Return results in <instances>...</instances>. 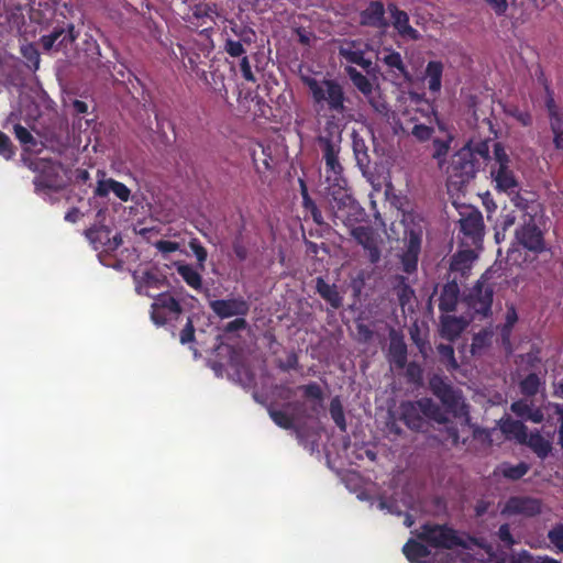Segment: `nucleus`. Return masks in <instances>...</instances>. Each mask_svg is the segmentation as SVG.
<instances>
[{"label":"nucleus","instance_id":"nucleus-25","mask_svg":"<svg viewBox=\"0 0 563 563\" xmlns=\"http://www.w3.org/2000/svg\"><path fill=\"white\" fill-rule=\"evenodd\" d=\"M316 291L333 309H339L340 307H342L343 297L340 295L338 286L335 284H329L322 277H317Z\"/></svg>","mask_w":563,"mask_h":563},{"label":"nucleus","instance_id":"nucleus-24","mask_svg":"<svg viewBox=\"0 0 563 563\" xmlns=\"http://www.w3.org/2000/svg\"><path fill=\"white\" fill-rule=\"evenodd\" d=\"M400 420L411 430L420 431L426 424L421 408L416 401L406 400L399 406Z\"/></svg>","mask_w":563,"mask_h":563},{"label":"nucleus","instance_id":"nucleus-45","mask_svg":"<svg viewBox=\"0 0 563 563\" xmlns=\"http://www.w3.org/2000/svg\"><path fill=\"white\" fill-rule=\"evenodd\" d=\"M541 380L536 373L528 374L519 384L522 395L532 397L538 394Z\"/></svg>","mask_w":563,"mask_h":563},{"label":"nucleus","instance_id":"nucleus-21","mask_svg":"<svg viewBox=\"0 0 563 563\" xmlns=\"http://www.w3.org/2000/svg\"><path fill=\"white\" fill-rule=\"evenodd\" d=\"M468 321L464 317L443 313L440 317V334L448 341L456 340L467 328Z\"/></svg>","mask_w":563,"mask_h":563},{"label":"nucleus","instance_id":"nucleus-42","mask_svg":"<svg viewBox=\"0 0 563 563\" xmlns=\"http://www.w3.org/2000/svg\"><path fill=\"white\" fill-rule=\"evenodd\" d=\"M329 411H330V416H331L332 420L334 421V423L336 424V427L341 431L345 432L346 431L345 415H344L343 406H342L339 397H334L331 400Z\"/></svg>","mask_w":563,"mask_h":563},{"label":"nucleus","instance_id":"nucleus-36","mask_svg":"<svg viewBox=\"0 0 563 563\" xmlns=\"http://www.w3.org/2000/svg\"><path fill=\"white\" fill-rule=\"evenodd\" d=\"M176 271L189 287L195 290H200L202 288V277L191 265L179 264L176 267Z\"/></svg>","mask_w":563,"mask_h":563},{"label":"nucleus","instance_id":"nucleus-13","mask_svg":"<svg viewBox=\"0 0 563 563\" xmlns=\"http://www.w3.org/2000/svg\"><path fill=\"white\" fill-rule=\"evenodd\" d=\"M79 36V32L75 30L74 23H67L63 26H55L49 34L42 35L40 44L45 52L53 48L56 51L68 48Z\"/></svg>","mask_w":563,"mask_h":563},{"label":"nucleus","instance_id":"nucleus-47","mask_svg":"<svg viewBox=\"0 0 563 563\" xmlns=\"http://www.w3.org/2000/svg\"><path fill=\"white\" fill-rule=\"evenodd\" d=\"M437 350L442 362L445 363L449 369H456L459 367L452 345L441 343L438 345Z\"/></svg>","mask_w":563,"mask_h":563},{"label":"nucleus","instance_id":"nucleus-37","mask_svg":"<svg viewBox=\"0 0 563 563\" xmlns=\"http://www.w3.org/2000/svg\"><path fill=\"white\" fill-rule=\"evenodd\" d=\"M166 277L154 271H146L142 276V283L136 287L139 294H144L148 288H161L164 286Z\"/></svg>","mask_w":563,"mask_h":563},{"label":"nucleus","instance_id":"nucleus-5","mask_svg":"<svg viewBox=\"0 0 563 563\" xmlns=\"http://www.w3.org/2000/svg\"><path fill=\"white\" fill-rule=\"evenodd\" d=\"M494 286L482 276L463 296L462 301L473 319L484 320L492 316Z\"/></svg>","mask_w":563,"mask_h":563},{"label":"nucleus","instance_id":"nucleus-30","mask_svg":"<svg viewBox=\"0 0 563 563\" xmlns=\"http://www.w3.org/2000/svg\"><path fill=\"white\" fill-rule=\"evenodd\" d=\"M383 63L398 77L409 78V71L399 52L393 48H384Z\"/></svg>","mask_w":563,"mask_h":563},{"label":"nucleus","instance_id":"nucleus-12","mask_svg":"<svg viewBox=\"0 0 563 563\" xmlns=\"http://www.w3.org/2000/svg\"><path fill=\"white\" fill-rule=\"evenodd\" d=\"M29 168L37 175L33 179L36 191L57 188V168L51 158H37L29 163Z\"/></svg>","mask_w":563,"mask_h":563},{"label":"nucleus","instance_id":"nucleus-11","mask_svg":"<svg viewBox=\"0 0 563 563\" xmlns=\"http://www.w3.org/2000/svg\"><path fill=\"white\" fill-rule=\"evenodd\" d=\"M515 239L519 245L534 254L547 250L543 232L537 225L533 217L516 229Z\"/></svg>","mask_w":563,"mask_h":563},{"label":"nucleus","instance_id":"nucleus-58","mask_svg":"<svg viewBox=\"0 0 563 563\" xmlns=\"http://www.w3.org/2000/svg\"><path fill=\"white\" fill-rule=\"evenodd\" d=\"M179 339L181 344H187L195 341V327L190 317L187 318V322L184 329L180 331Z\"/></svg>","mask_w":563,"mask_h":563},{"label":"nucleus","instance_id":"nucleus-18","mask_svg":"<svg viewBox=\"0 0 563 563\" xmlns=\"http://www.w3.org/2000/svg\"><path fill=\"white\" fill-rule=\"evenodd\" d=\"M339 55L347 63L360 66L369 76H375L377 73L376 66L365 56V51L357 47L356 41H351L345 47L341 46Z\"/></svg>","mask_w":563,"mask_h":563},{"label":"nucleus","instance_id":"nucleus-54","mask_svg":"<svg viewBox=\"0 0 563 563\" xmlns=\"http://www.w3.org/2000/svg\"><path fill=\"white\" fill-rule=\"evenodd\" d=\"M406 377L409 383L412 384H421L422 382V368L416 362H410L408 365L406 364Z\"/></svg>","mask_w":563,"mask_h":563},{"label":"nucleus","instance_id":"nucleus-32","mask_svg":"<svg viewBox=\"0 0 563 563\" xmlns=\"http://www.w3.org/2000/svg\"><path fill=\"white\" fill-rule=\"evenodd\" d=\"M443 64L440 60H430L426 67L428 88L431 92H439L442 86Z\"/></svg>","mask_w":563,"mask_h":563},{"label":"nucleus","instance_id":"nucleus-20","mask_svg":"<svg viewBox=\"0 0 563 563\" xmlns=\"http://www.w3.org/2000/svg\"><path fill=\"white\" fill-rule=\"evenodd\" d=\"M505 511L510 515L534 517L541 514L542 503L540 499L533 497L514 496L507 500Z\"/></svg>","mask_w":563,"mask_h":563},{"label":"nucleus","instance_id":"nucleus-64","mask_svg":"<svg viewBox=\"0 0 563 563\" xmlns=\"http://www.w3.org/2000/svg\"><path fill=\"white\" fill-rule=\"evenodd\" d=\"M549 407L559 416V440L558 444L563 449V404L550 402Z\"/></svg>","mask_w":563,"mask_h":563},{"label":"nucleus","instance_id":"nucleus-7","mask_svg":"<svg viewBox=\"0 0 563 563\" xmlns=\"http://www.w3.org/2000/svg\"><path fill=\"white\" fill-rule=\"evenodd\" d=\"M416 537L434 549H454L463 547L464 542L456 534V531L446 525L423 523L420 531L416 532Z\"/></svg>","mask_w":563,"mask_h":563},{"label":"nucleus","instance_id":"nucleus-4","mask_svg":"<svg viewBox=\"0 0 563 563\" xmlns=\"http://www.w3.org/2000/svg\"><path fill=\"white\" fill-rule=\"evenodd\" d=\"M493 153L494 163L490 165L489 173L494 188L498 192H505L511 196L512 192L520 188V184L515 172L510 168V157L500 142L493 144Z\"/></svg>","mask_w":563,"mask_h":563},{"label":"nucleus","instance_id":"nucleus-48","mask_svg":"<svg viewBox=\"0 0 563 563\" xmlns=\"http://www.w3.org/2000/svg\"><path fill=\"white\" fill-rule=\"evenodd\" d=\"M299 389L302 391L305 398L316 400L319 405L322 402L323 391L318 383L311 382L300 386Z\"/></svg>","mask_w":563,"mask_h":563},{"label":"nucleus","instance_id":"nucleus-29","mask_svg":"<svg viewBox=\"0 0 563 563\" xmlns=\"http://www.w3.org/2000/svg\"><path fill=\"white\" fill-rule=\"evenodd\" d=\"M417 405L420 406L422 417L433 420L438 423H446L449 421L446 410L444 411L438 404L431 398L423 397L417 400Z\"/></svg>","mask_w":563,"mask_h":563},{"label":"nucleus","instance_id":"nucleus-28","mask_svg":"<svg viewBox=\"0 0 563 563\" xmlns=\"http://www.w3.org/2000/svg\"><path fill=\"white\" fill-rule=\"evenodd\" d=\"M352 148L358 168L366 173L371 165V156L365 140L357 133H352Z\"/></svg>","mask_w":563,"mask_h":563},{"label":"nucleus","instance_id":"nucleus-17","mask_svg":"<svg viewBox=\"0 0 563 563\" xmlns=\"http://www.w3.org/2000/svg\"><path fill=\"white\" fill-rule=\"evenodd\" d=\"M98 181L97 186L93 190V196L99 198H104L109 195L110 191L114 194V196L123 202H128L131 198V190L121 181H118L113 178H104L106 173L103 170H98Z\"/></svg>","mask_w":563,"mask_h":563},{"label":"nucleus","instance_id":"nucleus-31","mask_svg":"<svg viewBox=\"0 0 563 563\" xmlns=\"http://www.w3.org/2000/svg\"><path fill=\"white\" fill-rule=\"evenodd\" d=\"M523 444H527L540 459H545L552 451L551 442L544 439L539 431L527 434Z\"/></svg>","mask_w":563,"mask_h":563},{"label":"nucleus","instance_id":"nucleus-3","mask_svg":"<svg viewBox=\"0 0 563 563\" xmlns=\"http://www.w3.org/2000/svg\"><path fill=\"white\" fill-rule=\"evenodd\" d=\"M342 131L341 129L323 130V133L317 136V144L324 162V175L327 186L333 183L347 181L343 175V166L340 162Z\"/></svg>","mask_w":563,"mask_h":563},{"label":"nucleus","instance_id":"nucleus-57","mask_svg":"<svg viewBox=\"0 0 563 563\" xmlns=\"http://www.w3.org/2000/svg\"><path fill=\"white\" fill-rule=\"evenodd\" d=\"M240 71L244 80L249 82H256V77L254 73L252 71L251 63L247 56H243L240 60Z\"/></svg>","mask_w":563,"mask_h":563},{"label":"nucleus","instance_id":"nucleus-1","mask_svg":"<svg viewBox=\"0 0 563 563\" xmlns=\"http://www.w3.org/2000/svg\"><path fill=\"white\" fill-rule=\"evenodd\" d=\"M300 80L309 90L316 112L325 118L324 129H340L339 122L349 111L344 86L338 79L327 77L318 80L308 75H300Z\"/></svg>","mask_w":563,"mask_h":563},{"label":"nucleus","instance_id":"nucleus-23","mask_svg":"<svg viewBox=\"0 0 563 563\" xmlns=\"http://www.w3.org/2000/svg\"><path fill=\"white\" fill-rule=\"evenodd\" d=\"M388 10L393 18V25L401 37L412 41L419 40L420 34L410 25L409 15L406 11L398 9L394 3L388 4Z\"/></svg>","mask_w":563,"mask_h":563},{"label":"nucleus","instance_id":"nucleus-38","mask_svg":"<svg viewBox=\"0 0 563 563\" xmlns=\"http://www.w3.org/2000/svg\"><path fill=\"white\" fill-rule=\"evenodd\" d=\"M268 415L276 426L285 430L295 429V417L285 410L268 408Z\"/></svg>","mask_w":563,"mask_h":563},{"label":"nucleus","instance_id":"nucleus-59","mask_svg":"<svg viewBox=\"0 0 563 563\" xmlns=\"http://www.w3.org/2000/svg\"><path fill=\"white\" fill-rule=\"evenodd\" d=\"M497 537L507 548H511L516 543L508 523H503L499 527L497 531Z\"/></svg>","mask_w":563,"mask_h":563},{"label":"nucleus","instance_id":"nucleus-2","mask_svg":"<svg viewBox=\"0 0 563 563\" xmlns=\"http://www.w3.org/2000/svg\"><path fill=\"white\" fill-rule=\"evenodd\" d=\"M325 195L334 225L350 228L364 220L365 211L350 192L347 181L327 186Z\"/></svg>","mask_w":563,"mask_h":563},{"label":"nucleus","instance_id":"nucleus-19","mask_svg":"<svg viewBox=\"0 0 563 563\" xmlns=\"http://www.w3.org/2000/svg\"><path fill=\"white\" fill-rule=\"evenodd\" d=\"M385 13L384 3L379 0H373L360 12L358 22L362 26L385 30L389 25Z\"/></svg>","mask_w":563,"mask_h":563},{"label":"nucleus","instance_id":"nucleus-16","mask_svg":"<svg viewBox=\"0 0 563 563\" xmlns=\"http://www.w3.org/2000/svg\"><path fill=\"white\" fill-rule=\"evenodd\" d=\"M209 306L220 319L246 317L250 312V303L243 297L212 300Z\"/></svg>","mask_w":563,"mask_h":563},{"label":"nucleus","instance_id":"nucleus-6","mask_svg":"<svg viewBox=\"0 0 563 563\" xmlns=\"http://www.w3.org/2000/svg\"><path fill=\"white\" fill-rule=\"evenodd\" d=\"M459 239L463 247L482 249L485 224L482 212L467 206L460 211Z\"/></svg>","mask_w":563,"mask_h":563},{"label":"nucleus","instance_id":"nucleus-39","mask_svg":"<svg viewBox=\"0 0 563 563\" xmlns=\"http://www.w3.org/2000/svg\"><path fill=\"white\" fill-rule=\"evenodd\" d=\"M452 140H453V137L451 135H448V137L445 140L433 139V141H432V147H433L432 157L434 159H437L439 166H442L443 163L445 162L446 156L450 151V147H451Z\"/></svg>","mask_w":563,"mask_h":563},{"label":"nucleus","instance_id":"nucleus-26","mask_svg":"<svg viewBox=\"0 0 563 563\" xmlns=\"http://www.w3.org/2000/svg\"><path fill=\"white\" fill-rule=\"evenodd\" d=\"M476 250L474 247H465L454 254L450 264L451 271L460 272L462 276H465L477 257Z\"/></svg>","mask_w":563,"mask_h":563},{"label":"nucleus","instance_id":"nucleus-35","mask_svg":"<svg viewBox=\"0 0 563 563\" xmlns=\"http://www.w3.org/2000/svg\"><path fill=\"white\" fill-rule=\"evenodd\" d=\"M402 553L410 563L420 562L419 559L430 554L428 547L413 539H409L402 547Z\"/></svg>","mask_w":563,"mask_h":563},{"label":"nucleus","instance_id":"nucleus-22","mask_svg":"<svg viewBox=\"0 0 563 563\" xmlns=\"http://www.w3.org/2000/svg\"><path fill=\"white\" fill-rule=\"evenodd\" d=\"M461 298L460 286L456 280H449L445 283L439 295V310L442 313H451L456 310L457 303Z\"/></svg>","mask_w":563,"mask_h":563},{"label":"nucleus","instance_id":"nucleus-51","mask_svg":"<svg viewBox=\"0 0 563 563\" xmlns=\"http://www.w3.org/2000/svg\"><path fill=\"white\" fill-rule=\"evenodd\" d=\"M550 543L563 553V523L554 525L548 532Z\"/></svg>","mask_w":563,"mask_h":563},{"label":"nucleus","instance_id":"nucleus-56","mask_svg":"<svg viewBox=\"0 0 563 563\" xmlns=\"http://www.w3.org/2000/svg\"><path fill=\"white\" fill-rule=\"evenodd\" d=\"M224 52L231 57L245 56V48L240 41L228 38L224 43Z\"/></svg>","mask_w":563,"mask_h":563},{"label":"nucleus","instance_id":"nucleus-8","mask_svg":"<svg viewBox=\"0 0 563 563\" xmlns=\"http://www.w3.org/2000/svg\"><path fill=\"white\" fill-rule=\"evenodd\" d=\"M481 163L470 151V146L459 150L452 158L450 183L459 188L473 180L479 170Z\"/></svg>","mask_w":563,"mask_h":563},{"label":"nucleus","instance_id":"nucleus-60","mask_svg":"<svg viewBox=\"0 0 563 563\" xmlns=\"http://www.w3.org/2000/svg\"><path fill=\"white\" fill-rule=\"evenodd\" d=\"M532 407L525 400L514 401L510 406V410L518 417L522 419H527L530 413Z\"/></svg>","mask_w":563,"mask_h":563},{"label":"nucleus","instance_id":"nucleus-41","mask_svg":"<svg viewBox=\"0 0 563 563\" xmlns=\"http://www.w3.org/2000/svg\"><path fill=\"white\" fill-rule=\"evenodd\" d=\"M217 13L214 5L208 3H198L192 8V18L200 21L201 23H195L196 26H202L206 23V19H210L213 22V15ZM194 24V22H191Z\"/></svg>","mask_w":563,"mask_h":563},{"label":"nucleus","instance_id":"nucleus-63","mask_svg":"<svg viewBox=\"0 0 563 563\" xmlns=\"http://www.w3.org/2000/svg\"><path fill=\"white\" fill-rule=\"evenodd\" d=\"M249 327V323L245 317H238L234 320L228 322L224 328V333H233L240 330H245Z\"/></svg>","mask_w":563,"mask_h":563},{"label":"nucleus","instance_id":"nucleus-10","mask_svg":"<svg viewBox=\"0 0 563 563\" xmlns=\"http://www.w3.org/2000/svg\"><path fill=\"white\" fill-rule=\"evenodd\" d=\"M431 393L441 401L448 412L456 413L460 409L462 394L443 376L434 374L429 378Z\"/></svg>","mask_w":563,"mask_h":563},{"label":"nucleus","instance_id":"nucleus-15","mask_svg":"<svg viewBox=\"0 0 563 563\" xmlns=\"http://www.w3.org/2000/svg\"><path fill=\"white\" fill-rule=\"evenodd\" d=\"M349 229H351V235L367 252L368 261L371 264H377L380 261L382 253L374 229L369 225H353Z\"/></svg>","mask_w":563,"mask_h":563},{"label":"nucleus","instance_id":"nucleus-40","mask_svg":"<svg viewBox=\"0 0 563 563\" xmlns=\"http://www.w3.org/2000/svg\"><path fill=\"white\" fill-rule=\"evenodd\" d=\"M492 343V333L487 330H482L475 333L472 339L471 352L473 355H479Z\"/></svg>","mask_w":563,"mask_h":563},{"label":"nucleus","instance_id":"nucleus-53","mask_svg":"<svg viewBox=\"0 0 563 563\" xmlns=\"http://www.w3.org/2000/svg\"><path fill=\"white\" fill-rule=\"evenodd\" d=\"M434 130L426 124L417 123L411 129V135L419 142L429 141Z\"/></svg>","mask_w":563,"mask_h":563},{"label":"nucleus","instance_id":"nucleus-9","mask_svg":"<svg viewBox=\"0 0 563 563\" xmlns=\"http://www.w3.org/2000/svg\"><path fill=\"white\" fill-rule=\"evenodd\" d=\"M145 295L154 298L151 305V320L157 327L165 325L168 321L177 320L181 314L183 307L180 302L169 292H161L155 296L146 291Z\"/></svg>","mask_w":563,"mask_h":563},{"label":"nucleus","instance_id":"nucleus-34","mask_svg":"<svg viewBox=\"0 0 563 563\" xmlns=\"http://www.w3.org/2000/svg\"><path fill=\"white\" fill-rule=\"evenodd\" d=\"M344 71L354 87L364 96H369L373 92V85L367 76L363 75L353 66H346Z\"/></svg>","mask_w":563,"mask_h":563},{"label":"nucleus","instance_id":"nucleus-14","mask_svg":"<svg viewBox=\"0 0 563 563\" xmlns=\"http://www.w3.org/2000/svg\"><path fill=\"white\" fill-rule=\"evenodd\" d=\"M85 235L96 251L110 253L117 251L122 244L121 234L112 235V230L106 225L89 228L85 231Z\"/></svg>","mask_w":563,"mask_h":563},{"label":"nucleus","instance_id":"nucleus-49","mask_svg":"<svg viewBox=\"0 0 563 563\" xmlns=\"http://www.w3.org/2000/svg\"><path fill=\"white\" fill-rule=\"evenodd\" d=\"M517 217L514 212H508L505 214H501L496 223V233L495 238L497 241H499V235L503 232L505 234L506 231H508L515 223H516Z\"/></svg>","mask_w":563,"mask_h":563},{"label":"nucleus","instance_id":"nucleus-43","mask_svg":"<svg viewBox=\"0 0 563 563\" xmlns=\"http://www.w3.org/2000/svg\"><path fill=\"white\" fill-rule=\"evenodd\" d=\"M13 132L16 140L21 143L22 146L26 151L33 150L37 145L36 139L32 135V133L20 123L14 124Z\"/></svg>","mask_w":563,"mask_h":563},{"label":"nucleus","instance_id":"nucleus-55","mask_svg":"<svg viewBox=\"0 0 563 563\" xmlns=\"http://www.w3.org/2000/svg\"><path fill=\"white\" fill-rule=\"evenodd\" d=\"M14 154L15 148L10 137L0 131V155L5 159H11Z\"/></svg>","mask_w":563,"mask_h":563},{"label":"nucleus","instance_id":"nucleus-27","mask_svg":"<svg viewBox=\"0 0 563 563\" xmlns=\"http://www.w3.org/2000/svg\"><path fill=\"white\" fill-rule=\"evenodd\" d=\"M500 430L509 439H515L522 444L527 440L528 429L520 420L507 417L500 420Z\"/></svg>","mask_w":563,"mask_h":563},{"label":"nucleus","instance_id":"nucleus-52","mask_svg":"<svg viewBox=\"0 0 563 563\" xmlns=\"http://www.w3.org/2000/svg\"><path fill=\"white\" fill-rule=\"evenodd\" d=\"M465 146H470V151L473 153L474 157L477 158L479 156L484 161H488L490 158V140L479 141L476 144L472 145L471 143Z\"/></svg>","mask_w":563,"mask_h":563},{"label":"nucleus","instance_id":"nucleus-50","mask_svg":"<svg viewBox=\"0 0 563 563\" xmlns=\"http://www.w3.org/2000/svg\"><path fill=\"white\" fill-rule=\"evenodd\" d=\"M418 260H419L418 253L408 252V251L404 250V252L400 256L404 272L407 274H412L413 272H416L417 266H418Z\"/></svg>","mask_w":563,"mask_h":563},{"label":"nucleus","instance_id":"nucleus-33","mask_svg":"<svg viewBox=\"0 0 563 563\" xmlns=\"http://www.w3.org/2000/svg\"><path fill=\"white\" fill-rule=\"evenodd\" d=\"M388 355L390 362L397 368H404L407 364V345L401 339H393L389 349Z\"/></svg>","mask_w":563,"mask_h":563},{"label":"nucleus","instance_id":"nucleus-46","mask_svg":"<svg viewBox=\"0 0 563 563\" xmlns=\"http://www.w3.org/2000/svg\"><path fill=\"white\" fill-rule=\"evenodd\" d=\"M422 233L421 231L409 230L405 235V251L415 252L420 254L421 252Z\"/></svg>","mask_w":563,"mask_h":563},{"label":"nucleus","instance_id":"nucleus-62","mask_svg":"<svg viewBox=\"0 0 563 563\" xmlns=\"http://www.w3.org/2000/svg\"><path fill=\"white\" fill-rule=\"evenodd\" d=\"M552 132L563 131V113L559 109L548 111Z\"/></svg>","mask_w":563,"mask_h":563},{"label":"nucleus","instance_id":"nucleus-44","mask_svg":"<svg viewBox=\"0 0 563 563\" xmlns=\"http://www.w3.org/2000/svg\"><path fill=\"white\" fill-rule=\"evenodd\" d=\"M529 468L530 466L526 462H520L517 465L505 463L501 466V474L508 479L518 481L528 473Z\"/></svg>","mask_w":563,"mask_h":563},{"label":"nucleus","instance_id":"nucleus-61","mask_svg":"<svg viewBox=\"0 0 563 563\" xmlns=\"http://www.w3.org/2000/svg\"><path fill=\"white\" fill-rule=\"evenodd\" d=\"M509 114L522 126H530L532 124V115L529 111H522L518 107H515L509 111Z\"/></svg>","mask_w":563,"mask_h":563}]
</instances>
